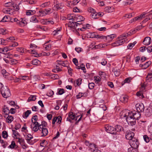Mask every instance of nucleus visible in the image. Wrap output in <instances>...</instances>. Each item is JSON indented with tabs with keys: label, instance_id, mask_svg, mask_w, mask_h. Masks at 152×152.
<instances>
[{
	"label": "nucleus",
	"instance_id": "b1692460",
	"mask_svg": "<svg viewBox=\"0 0 152 152\" xmlns=\"http://www.w3.org/2000/svg\"><path fill=\"white\" fill-rule=\"evenodd\" d=\"M128 33H125L119 36L118 38L120 39H126V38L127 37H128Z\"/></svg>",
	"mask_w": 152,
	"mask_h": 152
},
{
	"label": "nucleus",
	"instance_id": "e433bc0d",
	"mask_svg": "<svg viewBox=\"0 0 152 152\" xmlns=\"http://www.w3.org/2000/svg\"><path fill=\"white\" fill-rule=\"evenodd\" d=\"M43 47L46 50H48L51 49V45L50 44H45L43 45Z\"/></svg>",
	"mask_w": 152,
	"mask_h": 152
},
{
	"label": "nucleus",
	"instance_id": "13d9d810",
	"mask_svg": "<svg viewBox=\"0 0 152 152\" xmlns=\"http://www.w3.org/2000/svg\"><path fill=\"white\" fill-rule=\"evenodd\" d=\"M94 84L93 83H88V87L89 88L91 89L94 88Z\"/></svg>",
	"mask_w": 152,
	"mask_h": 152
},
{
	"label": "nucleus",
	"instance_id": "338daca9",
	"mask_svg": "<svg viewBox=\"0 0 152 152\" xmlns=\"http://www.w3.org/2000/svg\"><path fill=\"white\" fill-rule=\"evenodd\" d=\"M12 5V3L10 2L6 3L4 4V6L5 7H11Z\"/></svg>",
	"mask_w": 152,
	"mask_h": 152
},
{
	"label": "nucleus",
	"instance_id": "ea45409f",
	"mask_svg": "<svg viewBox=\"0 0 152 152\" xmlns=\"http://www.w3.org/2000/svg\"><path fill=\"white\" fill-rule=\"evenodd\" d=\"M39 16H43L47 14V13L45 12V11L39 10Z\"/></svg>",
	"mask_w": 152,
	"mask_h": 152
},
{
	"label": "nucleus",
	"instance_id": "72a5a7b5",
	"mask_svg": "<svg viewBox=\"0 0 152 152\" xmlns=\"http://www.w3.org/2000/svg\"><path fill=\"white\" fill-rule=\"evenodd\" d=\"M86 93H79L76 96L77 99H78L82 97H86Z\"/></svg>",
	"mask_w": 152,
	"mask_h": 152
},
{
	"label": "nucleus",
	"instance_id": "603ef678",
	"mask_svg": "<svg viewBox=\"0 0 152 152\" xmlns=\"http://www.w3.org/2000/svg\"><path fill=\"white\" fill-rule=\"evenodd\" d=\"M31 110H27L24 113L25 117L23 116L24 118H26L29 115L31 114Z\"/></svg>",
	"mask_w": 152,
	"mask_h": 152
},
{
	"label": "nucleus",
	"instance_id": "6e6d98bb",
	"mask_svg": "<svg viewBox=\"0 0 152 152\" xmlns=\"http://www.w3.org/2000/svg\"><path fill=\"white\" fill-rule=\"evenodd\" d=\"M96 146L94 144H90V145H89V147L91 149H92L94 148V150L96 149V148H97Z\"/></svg>",
	"mask_w": 152,
	"mask_h": 152
},
{
	"label": "nucleus",
	"instance_id": "6ab92c4d",
	"mask_svg": "<svg viewBox=\"0 0 152 152\" xmlns=\"http://www.w3.org/2000/svg\"><path fill=\"white\" fill-rule=\"evenodd\" d=\"M126 39H119L117 41L115 42V44H116V45L115 46H118L122 45L124 42H126Z\"/></svg>",
	"mask_w": 152,
	"mask_h": 152
},
{
	"label": "nucleus",
	"instance_id": "5701e85b",
	"mask_svg": "<svg viewBox=\"0 0 152 152\" xmlns=\"http://www.w3.org/2000/svg\"><path fill=\"white\" fill-rule=\"evenodd\" d=\"M141 114L140 113L137 112V113H133V118H134L135 120H138L140 118Z\"/></svg>",
	"mask_w": 152,
	"mask_h": 152
},
{
	"label": "nucleus",
	"instance_id": "052dcab7",
	"mask_svg": "<svg viewBox=\"0 0 152 152\" xmlns=\"http://www.w3.org/2000/svg\"><path fill=\"white\" fill-rule=\"evenodd\" d=\"M20 77L21 80H26L29 79V77L27 76H21Z\"/></svg>",
	"mask_w": 152,
	"mask_h": 152
},
{
	"label": "nucleus",
	"instance_id": "f3484780",
	"mask_svg": "<svg viewBox=\"0 0 152 152\" xmlns=\"http://www.w3.org/2000/svg\"><path fill=\"white\" fill-rule=\"evenodd\" d=\"M3 115L4 116H7L9 115L10 113V111L9 108L5 107H4V108L3 109Z\"/></svg>",
	"mask_w": 152,
	"mask_h": 152
},
{
	"label": "nucleus",
	"instance_id": "864d4df0",
	"mask_svg": "<svg viewBox=\"0 0 152 152\" xmlns=\"http://www.w3.org/2000/svg\"><path fill=\"white\" fill-rule=\"evenodd\" d=\"M10 64H15L17 63V61L14 59L11 58L10 59Z\"/></svg>",
	"mask_w": 152,
	"mask_h": 152
},
{
	"label": "nucleus",
	"instance_id": "7ed1b4c3",
	"mask_svg": "<svg viewBox=\"0 0 152 152\" xmlns=\"http://www.w3.org/2000/svg\"><path fill=\"white\" fill-rule=\"evenodd\" d=\"M129 143L131 147L135 148H137L139 144L138 140L135 137L129 140Z\"/></svg>",
	"mask_w": 152,
	"mask_h": 152
},
{
	"label": "nucleus",
	"instance_id": "dca6fc26",
	"mask_svg": "<svg viewBox=\"0 0 152 152\" xmlns=\"http://www.w3.org/2000/svg\"><path fill=\"white\" fill-rule=\"evenodd\" d=\"M4 117L6 118V122L7 123H11L14 119L13 117L11 115L4 116Z\"/></svg>",
	"mask_w": 152,
	"mask_h": 152
},
{
	"label": "nucleus",
	"instance_id": "cd10ccee",
	"mask_svg": "<svg viewBox=\"0 0 152 152\" xmlns=\"http://www.w3.org/2000/svg\"><path fill=\"white\" fill-rule=\"evenodd\" d=\"M75 19L77 21H80L79 22H80L81 21H83L85 18L81 15H76Z\"/></svg>",
	"mask_w": 152,
	"mask_h": 152
},
{
	"label": "nucleus",
	"instance_id": "58836bf2",
	"mask_svg": "<svg viewBox=\"0 0 152 152\" xmlns=\"http://www.w3.org/2000/svg\"><path fill=\"white\" fill-rule=\"evenodd\" d=\"M16 50L21 53H24L26 50L23 48H16Z\"/></svg>",
	"mask_w": 152,
	"mask_h": 152
},
{
	"label": "nucleus",
	"instance_id": "09e8293b",
	"mask_svg": "<svg viewBox=\"0 0 152 152\" xmlns=\"http://www.w3.org/2000/svg\"><path fill=\"white\" fill-rule=\"evenodd\" d=\"M143 139L144 141L147 143L148 142L150 141V138L148 136L146 135L143 136Z\"/></svg>",
	"mask_w": 152,
	"mask_h": 152
},
{
	"label": "nucleus",
	"instance_id": "0e129e2a",
	"mask_svg": "<svg viewBox=\"0 0 152 152\" xmlns=\"http://www.w3.org/2000/svg\"><path fill=\"white\" fill-rule=\"evenodd\" d=\"M88 11L89 12H91V13H95V12L96 11L93 8L91 7L89 8L88 9Z\"/></svg>",
	"mask_w": 152,
	"mask_h": 152
},
{
	"label": "nucleus",
	"instance_id": "a211bd4d",
	"mask_svg": "<svg viewBox=\"0 0 152 152\" xmlns=\"http://www.w3.org/2000/svg\"><path fill=\"white\" fill-rule=\"evenodd\" d=\"M16 139H18V142H19L20 144L23 145V146H25V148H26L27 147L25 145V142L23 139L22 138H20L18 137H16Z\"/></svg>",
	"mask_w": 152,
	"mask_h": 152
},
{
	"label": "nucleus",
	"instance_id": "4be33fe9",
	"mask_svg": "<svg viewBox=\"0 0 152 152\" xmlns=\"http://www.w3.org/2000/svg\"><path fill=\"white\" fill-rule=\"evenodd\" d=\"M31 63L33 65H39L41 64V62L38 59H35L31 61Z\"/></svg>",
	"mask_w": 152,
	"mask_h": 152
},
{
	"label": "nucleus",
	"instance_id": "aec40b11",
	"mask_svg": "<svg viewBox=\"0 0 152 152\" xmlns=\"http://www.w3.org/2000/svg\"><path fill=\"white\" fill-rule=\"evenodd\" d=\"M116 37L115 34H112L106 36V40L108 41H111L114 38Z\"/></svg>",
	"mask_w": 152,
	"mask_h": 152
},
{
	"label": "nucleus",
	"instance_id": "49530a36",
	"mask_svg": "<svg viewBox=\"0 0 152 152\" xmlns=\"http://www.w3.org/2000/svg\"><path fill=\"white\" fill-rule=\"evenodd\" d=\"M64 93V90L63 88H58V93L59 95H62Z\"/></svg>",
	"mask_w": 152,
	"mask_h": 152
},
{
	"label": "nucleus",
	"instance_id": "9d476101",
	"mask_svg": "<svg viewBox=\"0 0 152 152\" xmlns=\"http://www.w3.org/2000/svg\"><path fill=\"white\" fill-rule=\"evenodd\" d=\"M151 42V40L149 37H145L143 41V44L145 45H149Z\"/></svg>",
	"mask_w": 152,
	"mask_h": 152
},
{
	"label": "nucleus",
	"instance_id": "69168bd1",
	"mask_svg": "<svg viewBox=\"0 0 152 152\" xmlns=\"http://www.w3.org/2000/svg\"><path fill=\"white\" fill-rule=\"evenodd\" d=\"M15 146V143L14 141L12 142L11 144L9 146L10 148H14Z\"/></svg>",
	"mask_w": 152,
	"mask_h": 152
},
{
	"label": "nucleus",
	"instance_id": "c03bdc74",
	"mask_svg": "<svg viewBox=\"0 0 152 152\" xmlns=\"http://www.w3.org/2000/svg\"><path fill=\"white\" fill-rule=\"evenodd\" d=\"M57 105L55 107V109L56 110H58L59 109V105H60L61 103V100H58L56 102Z\"/></svg>",
	"mask_w": 152,
	"mask_h": 152
},
{
	"label": "nucleus",
	"instance_id": "393cba45",
	"mask_svg": "<svg viewBox=\"0 0 152 152\" xmlns=\"http://www.w3.org/2000/svg\"><path fill=\"white\" fill-rule=\"evenodd\" d=\"M113 71L114 72L115 75L116 76H118L120 74L119 69H117L116 67L113 69Z\"/></svg>",
	"mask_w": 152,
	"mask_h": 152
},
{
	"label": "nucleus",
	"instance_id": "0eeeda50",
	"mask_svg": "<svg viewBox=\"0 0 152 152\" xmlns=\"http://www.w3.org/2000/svg\"><path fill=\"white\" fill-rule=\"evenodd\" d=\"M136 107L137 111L138 112L140 113L144 111V106L142 103H137L136 105Z\"/></svg>",
	"mask_w": 152,
	"mask_h": 152
},
{
	"label": "nucleus",
	"instance_id": "473e14b6",
	"mask_svg": "<svg viewBox=\"0 0 152 152\" xmlns=\"http://www.w3.org/2000/svg\"><path fill=\"white\" fill-rule=\"evenodd\" d=\"M7 52V47H5L4 48H0V52L1 53L6 54Z\"/></svg>",
	"mask_w": 152,
	"mask_h": 152
},
{
	"label": "nucleus",
	"instance_id": "8fccbe9b",
	"mask_svg": "<svg viewBox=\"0 0 152 152\" xmlns=\"http://www.w3.org/2000/svg\"><path fill=\"white\" fill-rule=\"evenodd\" d=\"M5 54V58H6L8 59H11L13 57V55L11 53H6Z\"/></svg>",
	"mask_w": 152,
	"mask_h": 152
},
{
	"label": "nucleus",
	"instance_id": "39448f33",
	"mask_svg": "<svg viewBox=\"0 0 152 152\" xmlns=\"http://www.w3.org/2000/svg\"><path fill=\"white\" fill-rule=\"evenodd\" d=\"M105 131L108 133L115 134V131L114 130V128L108 124L105 125L104 126Z\"/></svg>",
	"mask_w": 152,
	"mask_h": 152
},
{
	"label": "nucleus",
	"instance_id": "4c0bfd02",
	"mask_svg": "<svg viewBox=\"0 0 152 152\" xmlns=\"http://www.w3.org/2000/svg\"><path fill=\"white\" fill-rule=\"evenodd\" d=\"M145 15V14L143 15H141L140 16H138L136 17H135L134 18V19L135 21L137 20H140L142 19V18H144L143 16Z\"/></svg>",
	"mask_w": 152,
	"mask_h": 152
},
{
	"label": "nucleus",
	"instance_id": "bb28decb",
	"mask_svg": "<svg viewBox=\"0 0 152 152\" xmlns=\"http://www.w3.org/2000/svg\"><path fill=\"white\" fill-rule=\"evenodd\" d=\"M25 136L28 142L31 139L33 138V136L30 134H26Z\"/></svg>",
	"mask_w": 152,
	"mask_h": 152
},
{
	"label": "nucleus",
	"instance_id": "1a4fd4ad",
	"mask_svg": "<svg viewBox=\"0 0 152 152\" xmlns=\"http://www.w3.org/2000/svg\"><path fill=\"white\" fill-rule=\"evenodd\" d=\"M126 113V121L128 120V119H130L133 118V113L132 112H130L129 110H127V112Z\"/></svg>",
	"mask_w": 152,
	"mask_h": 152
},
{
	"label": "nucleus",
	"instance_id": "7c9ffc66",
	"mask_svg": "<svg viewBox=\"0 0 152 152\" xmlns=\"http://www.w3.org/2000/svg\"><path fill=\"white\" fill-rule=\"evenodd\" d=\"M127 112V110H123L120 113V116L121 117V118H126V113Z\"/></svg>",
	"mask_w": 152,
	"mask_h": 152
},
{
	"label": "nucleus",
	"instance_id": "20e7f679",
	"mask_svg": "<svg viewBox=\"0 0 152 152\" xmlns=\"http://www.w3.org/2000/svg\"><path fill=\"white\" fill-rule=\"evenodd\" d=\"M66 26L69 29L74 31L77 26V24H76V22H72V23L70 22L69 23L66 24Z\"/></svg>",
	"mask_w": 152,
	"mask_h": 152
},
{
	"label": "nucleus",
	"instance_id": "423d86ee",
	"mask_svg": "<svg viewBox=\"0 0 152 152\" xmlns=\"http://www.w3.org/2000/svg\"><path fill=\"white\" fill-rule=\"evenodd\" d=\"M33 124V126L31 125V127L32 130L35 132H37L38 130H39V128L41 124H40L37 122L36 121H34Z\"/></svg>",
	"mask_w": 152,
	"mask_h": 152
},
{
	"label": "nucleus",
	"instance_id": "412c9836",
	"mask_svg": "<svg viewBox=\"0 0 152 152\" xmlns=\"http://www.w3.org/2000/svg\"><path fill=\"white\" fill-rule=\"evenodd\" d=\"M114 129L115 131V134H116L117 132H120L122 130H123V128L120 125H117L115 126V128H114Z\"/></svg>",
	"mask_w": 152,
	"mask_h": 152
},
{
	"label": "nucleus",
	"instance_id": "de8ad7c7",
	"mask_svg": "<svg viewBox=\"0 0 152 152\" xmlns=\"http://www.w3.org/2000/svg\"><path fill=\"white\" fill-rule=\"evenodd\" d=\"M47 141L45 140H42L40 143V145L42 147H44L46 146L47 144Z\"/></svg>",
	"mask_w": 152,
	"mask_h": 152
},
{
	"label": "nucleus",
	"instance_id": "5fc2aeb1",
	"mask_svg": "<svg viewBox=\"0 0 152 152\" xmlns=\"http://www.w3.org/2000/svg\"><path fill=\"white\" fill-rule=\"evenodd\" d=\"M82 79L81 78H79L77 79L75 82V83L77 86H79L81 83Z\"/></svg>",
	"mask_w": 152,
	"mask_h": 152
},
{
	"label": "nucleus",
	"instance_id": "4468645a",
	"mask_svg": "<svg viewBox=\"0 0 152 152\" xmlns=\"http://www.w3.org/2000/svg\"><path fill=\"white\" fill-rule=\"evenodd\" d=\"M120 101L124 103H125L127 102L128 99V96L126 95H122L120 98Z\"/></svg>",
	"mask_w": 152,
	"mask_h": 152
},
{
	"label": "nucleus",
	"instance_id": "774afa93",
	"mask_svg": "<svg viewBox=\"0 0 152 152\" xmlns=\"http://www.w3.org/2000/svg\"><path fill=\"white\" fill-rule=\"evenodd\" d=\"M132 79L130 77L126 78L124 81V83H129L130 82Z\"/></svg>",
	"mask_w": 152,
	"mask_h": 152
},
{
	"label": "nucleus",
	"instance_id": "f704fd0d",
	"mask_svg": "<svg viewBox=\"0 0 152 152\" xmlns=\"http://www.w3.org/2000/svg\"><path fill=\"white\" fill-rule=\"evenodd\" d=\"M106 45H106H105V44H100L96 45H95L94 47L93 48H94L95 49H98L100 48H103L104 47H105V46Z\"/></svg>",
	"mask_w": 152,
	"mask_h": 152
},
{
	"label": "nucleus",
	"instance_id": "680f3d73",
	"mask_svg": "<svg viewBox=\"0 0 152 152\" xmlns=\"http://www.w3.org/2000/svg\"><path fill=\"white\" fill-rule=\"evenodd\" d=\"M51 78L54 79H58L59 78V76L57 74H51Z\"/></svg>",
	"mask_w": 152,
	"mask_h": 152
},
{
	"label": "nucleus",
	"instance_id": "bf43d9fd",
	"mask_svg": "<svg viewBox=\"0 0 152 152\" xmlns=\"http://www.w3.org/2000/svg\"><path fill=\"white\" fill-rule=\"evenodd\" d=\"M8 16H5L0 21V22H5L7 21L8 19Z\"/></svg>",
	"mask_w": 152,
	"mask_h": 152
},
{
	"label": "nucleus",
	"instance_id": "c9c22d12",
	"mask_svg": "<svg viewBox=\"0 0 152 152\" xmlns=\"http://www.w3.org/2000/svg\"><path fill=\"white\" fill-rule=\"evenodd\" d=\"M137 148H135L132 147L128 149V152H137Z\"/></svg>",
	"mask_w": 152,
	"mask_h": 152
},
{
	"label": "nucleus",
	"instance_id": "f8f14e48",
	"mask_svg": "<svg viewBox=\"0 0 152 152\" xmlns=\"http://www.w3.org/2000/svg\"><path fill=\"white\" fill-rule=\"evenodd\" d=\"M69 117H67L66 120L70 122H71V119L74 120L75 118V114L72 112H70L69 114Z\"/></svg>",
	"mask_w": 152,
	"mask_h": 152
},
{
	"label": "nucleus",
	"instance_id": "6e6552de",
	"mask_svg": "<svg viewBox=\"0 0 152 152\" xmlns=\"http://www.w3.org/2000/svg\"><path fill=\"white\" fill-rule=\"evenodd\" d=\"M134 134L133 132L131 131L127 132L126 134V138L130 140L133 138H134Z\"/></svg>",
	"mask_w": 152,
	"mask_h": 152
},
{
	"label": "nucleus",
	"instance_id": "4d7b16f0",
	"mask_svg": "<svg viewBox=\"0 0 152 152\" xmlns=\"http://www.w3.org/2000/svg\"><path fill=\"white\" fill-rule=\"evenodd\" d=\"M50 4V2H46L45 3H44L42 4L41 5V7H45L49 5Z\"/></svg>",
	"mask_w": 152,
	"mask_h": 152
},
{
	"label": "nucleus",
	"instance_id": "9b49d317",
	"mask_svg": "<svg viewBox=\"0 0 152 152\" xmlns=\"http://www.w3.org/2000/svg\"><path fill=\"white\" fill-rule=\"evenodd\" d=\"M145 115L147 117H149L152 115V109L151 107L147 108L145 110Z\"/></svg>",
	"mask_w": 152,
	"mask_h": 152
},
{
	"label": "nucleus",
	"instance_id": "f03ea898",
	"mask_svg": "<svg viewBox=\"0 0 152 152\" xmlns=\"http://www.w3.org/2000/svg\"><path fill=\"white\" fill-rule=\"evenodd\" d=\"M1 93L2 96L5 98L10 97L11 95L9 88L6 86L4 87L1 90Z\"/></svg>",
	"mask_w": 152,
	"mask_h": 152
},
{
	"label": "nucleus",
	"instance_id": "a878e982",
	"mask_svg": "<svg viewBox=\"0 0 152 152\" xmlns=\"http://www.w3.org/2000/svg\"><path fill=\"white\" fill-rule=\"evenodd\" d=\"M54 2V4H56L54 5V7L55 8V10H59L61 9V5L59 4V3H58L57 1H56Z\"/></svg>",
	"mask_w": 152,
	"mask_h": 152
},
{
	"label": "nucleus",
	"instance_id": "2eb2a0df",
	"mask_svg": "<svg viewBox=\"0 0 152 152\" xmlns=\"http://www.w3.org/2000/svg\"><path fill=\"white\" fill-rule=\"evenodd\" d=\"M129 125L131 126H133L135 125L136 123V120L133 118L130 119H128V120L126 121Z\"/></svg>",
	"mask_w": 152,
	"mask_h": 152
},
{
	"label": "nucleus",
	"instance_id": "c85d7f7f",
	"mask_svg": "<svg viewBox=\"0 0 152 152\" xmlns=\"http://www.w3.org/2000/svg\"><path fill=\"white\" fill-rule=\"evenodd\" d=\"M146 80L147 82H150L152 80V73L148 74L147 76L146 77Z\"/></svg>",
	"mask_w": 152,
	"mask_h": 152
},
{
	"label": "nucleus",
	"instance_id": "e2e57ef3",
	"mask_svg": "<svg viewBox=\"0 0 152 152\" xmlns=\"http://www.w3.org/2000/svg\"><path fill=\"white\" fill-rule=\"evenodd\" d=\"M54 94L53 91L52 90H50L47 93V95L49 96H52Z\"/></svg>",
	"mask_w": 152,
	"mask_h": 152
},
{
	"label": "nucleus",
	"instance_id": "c756f323",
	"mask_svg": "<svg viewBox=\"0 0 152 152\" xmlns=\"http://www.w3.org/2000/svg\"><path fill=\"white\" fill-rule=\"evenodd\" d=\"M151 64V61H148L146 62L145 64H142V67L144 69H146Z\"/></svg>",
	"mask_w": 152,
	"mask_h": 152
},
{
	"label": "nucleus",
	"instance_id": "a18cd8bd",
	"mask_svg": "<svg viewBox=\"0 0 152 152\" xmlns=\"http://www.w3.org/2000/svg\"><path fill=\"white\" fill-rule=\"evenodd\" d=\"M2 136L4 138H7L8 136L7 132L5 131H3L2 132Z\"/></svg>",
	"mask_w": 152,
	"mask_h": 152
},
{
	"label": "nucleus",
	"instance_id": "ddd939ff",
	"mask_svg": "<svg viewBox=\"0 0 152 152\" xmlns=\"http://www.w3.org/2000/svg\"><path fill=\"white\" fill-rule=\"evenodd\" d=\"M75 16L76 15L74 14H68L67 15V19L69 20H73L77 21V22L80 21L75 19Z\"/></svg>",
	"mask_w": 152,
	"mask_h": 152
},
{
	"label": "nucleus",
	"instance_id": "79ce46f5",
	"mask_svg": "<svg viewBox=\"0 0 152 152\" xmlns=\"http://www.w3.org/2000/svg\"><path fill=\"white\" fill-rule=\"evenodd\" d=\"M136 43V42L135 41L132 43H130L127 46L128 48L131 49Z\"/></svg>",
	"mask_w": 152,
	"mask_h": 152
},
{
	"label": "nucleus",
	"instance_id": "a19ab883",
	"mask_svg": "<svg viewBox=\"0 0 152 152\" xmlns=\"http://www.w3.org/2000/svg\"><path fill=\"white\" fill-rule=\"evenodd\" d=\"M36 99L35 96L31 95L28 98V102L31 101H34Z\"/></svg>",
	"mask_w": 152,
	"mask_h": 152
},
{
	"label": "nucleus",
	"instance_id": "2f4dec72",
	"mask_svg": "<svg viewBox=\"0 0 152 152\" xmlns=\"http://www.w3.org/2000/svg\"><path fill=\"white\" fill-rule=\"evenodd\" d=\"M36 12V11L34 10H28L26 12V14L28 15H33Z\"/></svg>",
	"mask_w": 152,
	"mask_h": 152
},
{
	"label": "nucleus",
	"instance_id": "f257e3e1",
	"mask_svg": "<svg viewBox=\"0 0 152 152\" xmlns=\"http://www.w3.org/2000/svg\"><path fill=\"white\" fill-rule=\"evenodd\" d=\"M39 131L41 132V136L45 137L48 134V131L47 128V124L45 121L42 122L40 127Z\"/></svg>",
	"mask_w": 152,
	"mask_h": 152
},
{
	"label": "nucleus",
	"instance_id": "37998d69",
	"mask_svg": "<svg viewBox=\"0 0 152 152\" xmlns=\"http://www.w3.org/2000/svg\"><path fill=\"white\" fill-rule=\"evenodd\" d=\"M91 16L94 19H97L98 18V15H97V13L95 11V13H91Z\"/></svg>",
	"mask_w": 152,
	"mask_h": 152
},
{
	"label": "nucleus",
	"instance_id": "3c124183",
	"mask_svg": "<svg viewBox=\"0 0 152 152\" xmlns=\"http://www.w3.org/2000/svg\"><path fill=\"white\" fill-rule=\"evenodd\" d=\"M30 21L33 22H38L35 16L32 17L31 18Z\"/></svg>",
	"mask_w": 152,
	"mask_h": 152
}]
</instances>
